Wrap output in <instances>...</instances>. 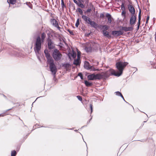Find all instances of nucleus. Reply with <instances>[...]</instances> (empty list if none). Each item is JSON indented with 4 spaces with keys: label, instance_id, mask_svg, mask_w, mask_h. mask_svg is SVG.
Returning <instances> with one entry per match:
<instances>
[{
    "label": "nucleus",
    "instance_id": "1",
    "mask_svg": "<svg viewBox=\"0 0 156 156\" xmlns=\"http://www.w3.org/2000/svg\"><path fill=\"white\" fill-rule=\"evenodd\" d=\"M128 63L126 62L119 61L116 63V67L118 71L115 72L113 69H110L104 73V77H107L111 75H114L116 76H119L122 73L124 68L128 65Z\"/></svg>",
    "mask_w": 156,
    "mask_h": 156
},
{
    "label": "nucleus",
    "instance_id": "2",
    "mask_svg": "<svg viewBox=\"0 0 156 156\" xmlns=\"http://www.w3.org/2000/svg\"><path fill=\"white\" fill-rule=\"evenodd\" d=\"M41 42L40 37H38L36 39L35 44L34 50L39 60H40V59L38 56V54H39V51L41 49Z\"/></svg>",
    "mask_w": 156,
    "mask_h": 156
},
{
    "label": "nucleus",
    "instance_id": "3",
    "mask_svg": "<svg viewBox=\"0 0 156 156\" xmlns=\"http://www.w3.org/2000/svg\"><path fill=\"white\" fill-rule=\"evenodd\" d=\"M82 18L85 22V23L89 24L91 27L94 28L97 27L98 24L94 21H92L87 16L83 15L82 16Z\"/></svg>",
    "mask_w": 156,
    "mask_h": 156
},
{
    "label": "nucleus",
    "instance_id": "4",
    "mask_svg": "<svg viewBox=\"0 0 156 156\" xmlns=\"http://www.w3.org/2000/svg\"><path fill=\"white\" fill-rule=\"evenodd\" d=\"M50 65V68L52 74L54 76V79H55V74L57 72V68L54 63L53 59L47 61Z\"/></svg>",
    "mask_w": 156,
    "mask_h": 156
},
{
    "label": "nucleus",
    "instance_id": "5",
    "mask_svg": "<svg viewBox=\"0 0 156 156\" xmlns=\"http://www.w3.org/2000/svg\"><path fill=\"white\" fill-rule=\"evenodd\" d=\"M52 55L54 59L56 61L60 60L62 57V55L57 49L54 50Z\"/></svg>",
    "mask_w": 156,
    "mask_h": 156
},
{
    "label": "nucleus",
    "instance_id": "6",
    "mask_svg": "<svg viewBox=\"0 0 156 156\" xmlns=\"http://www.w3.org/2000/svg\"><path fill=\"white\" fill-rule=\"evenodd\" d=\"M84 67L86 69L90 71H95L98 70V69H95L93 66H91L89 62H84Z\"/></svg>",
    "mask_w": 156,
    "mask_h": 156
},
{
    "label": "nucleus",
    "instance_id": "7",
    "mask_svg": "<svg viewBox=\"0 0 156 156\" xmlns=\"http://www.w3.org/2000/svg\"><path fill=\"white\" fill-rule=\"evenodd\" d=\"M93 44L91 43H87L85 47V49L87 52H90L92 50L93 47L92 45Z\"/></svg>",
    "mask_w": 156,
    "mask_h": 156
},
{
    "label": "nucleus",
    "instance_id": "8",
    "mask_svg": "<svg viewBox=\"0 0 156 156\" xmlns=\"http://www.w3.org/2000/svg\"><path fill=\"white\" fill-rule=\"evenodd\" d=\"M48 48L50 49H51L54 48V45L50 38L48 39Z\"/></svg>",
    "mask_w": 156,
    "mask_h": 156
},
{
    "label": "nucleus",
    "instance_id": "9",
    "mask_svg": "<svg viewBox=\"0 0 156 156\" xmlns=\"http://www.w3.org/2000/svg\"><path fill=\"white\" fill-rule=\"evenodd\" d=\"M136 17L135 14L132 15L130 21V24L131 25L134 24L136 20Z\"/></svg>",
    "mask_w": 156,
    "mask_h": 156
},
{
    "label": "nucleus",
    "instance_id": "10",
    "mask_svg": "<svg viewBox=\"0 0 156 156\" xmlns=\"http://www.w3.org/2000/svg\"><path fill=\"white\" fill-rule=\"evenodd\" d=\"M44 53L45 54V56L47 59V61L53 59L50 56V54L48 53V50H45L44 51Z\"/></svg>",
    "mask_w": 156,
    "mask_h": 156
},
{
    "label": "nucleus",
    "instance_id": "11",
    "mask_svg": "<svg viewBox=\"0 0 156 156\" xmlns=\"http://www.w3.org/2000/svg\"><path fill=\"white\" fill-rule=\"evenodd\" d=\"M122 33L120 30H114L112 32V34L113 35H117L119 36L122 35Z\"/></svg>",
    "mask_w": 156,
    "mask_h": 156
},
{
    "label": "nucleus",
    "instance_id": "12",
    "mask_svg": "<svg viewBox=\"0 0 156 156\" xmlns=\"http://www.w3.org/2000/svg\"><path fill=\"white\" fill-rule=\"evenodd\" d=\"M104 77V73H102L101 74H95V80H100Z\"/></svg>",
    "mask_w": 156,
    "mask_h": 156
},
{
    "label": "nucleus",
    "instance_id": "13",
    "mask_svg": "<svg viewBox=\"0 0 156 156\" xmlns=\"http://www.w3.org/2000/svg\"><path fill=\"white\" fill-rule=\"evenodd\" d=\"M129 10L132 15L135 14V10L133 7L131 5H128Z\"/></svg>",
    "mask_w": 156,
    "mask_h": 156
},
{
    "label": "nucleus",
    "instance_id": "14",
    "mask_svg": "<svg viewBox=\"0 0 156 156\" xmlns=\"http://www.w3.org/2000/svg\"><path fill=\"white\" fill-rule=\"evenodd\" d=\"M74 64L76 65H78L80 64V57L79 55H78L77 56V59L74 60L73 63Z\"/></svg>",
    "mask_w": 156,
    "mask_h": 156
},
{
    "label": "nucleus",
    "instance_id": "15",
    "mask_svg": "<svg viewBox=\"0 0 156 156\" xmlns=\"http://www.w3.org/2000/svg\"><path fill=\"white\" fill-rule=\"evenodd\" d=\"M51 24L55 27L58 26V24L57 21L55 19H52L51 20Z\"/></svg>",
    "mask_w": 156,
    "mask_h": 156
},
{
    "label": "nucleus",
    "instance_id": "16",
    "mask_svg": "<svg viewBox=\"0 0 156 156\" xmlns=\"http://www.w3.org/2000/svg\"><path fill=\"white\" fill-rule=\"evenodd\" d=\"M122 29L125 31H127L132 30L133 28L131 27H122Z\"/></svg>",
    "mask_w": 156,
    "mask_h": 156
},
{
    "label": "nucleus",
    "instance_id": "17",
    "mask_svg": "<svg viewBox=\"0 0 156 156\" xmlns=\"http://www.w3.org/2000/svg\"><path fill=\"white\" fill-rule=\"evenodd\" d=\"M87 78L88 80H95V74L94 73L92 74L91 75H89L87 76Z\"/></svg>",
    "mask_w": 156,
    "mask_h": 156
},
{
    "label": "nucleus",
    "instance_id": "18",
    "mask_svg": "<svg viewBox=\"0 0 156 156\" xmlns=\"http://www.w3.org/2000/svg\"><path fill=\"white\" fill-rule=\"evenodd\" d=\"M103 34L104 36L108 37H110V36L109 35L108 32L105 30H103L102 31Z\"/></svg>",
    "mask_w": 156,
    "mask_h": 156
},
{
    "label": "nucleus",
    "instance_id": "19",
    "mask_svg": "<svg viewBox=\"0 0 156 156\" xmlns=\"http://www.w3.org/2000/svg\"><path fill=\"white\" fill-rule=\"evenodd\" d=\"M106 17L108 18V22L109 23H111L112 22V17L111 15L108 13L106 14Z\"/></svg>",
    "mask_w": 156,
    "mask_h": 156
},
{
    "label": "nucleus",
    "instance_id": "20",
    "mask_svg": "<svg viewBox=\"0 0 156 156\" xmlns=\"http://www.w3.org/2000/svg\"><path fill=\"white\" fill-rule=\"evenodd\" d=\"M115 94L117 95V96H121L122 98L123 99V100L125 101L126 102V101H125L122 95V94H121V93L119 92V91H117V92H115Z\"/></svg>",
    "mask_w": 156,
    "mask_h": 156
},
{
    "label": "nucleus",
    "instance_id": "21",
    "mask_svg": "<svg viewBox=\"0 0 156 156\" xmlns=\"http://www.w3.org/2000/svg\"><path fill=\"white\" fill-rule=\"evenodd\" d=\"M16 0H8L7 2L10 4H14Z\"/></svg>",
    "mask_w": 156,
    "mask_h": 156
},
{
    "label": "nucleus",
    "instance_id": "22",
    "mask_svg": "<svg viewBox=\"0 0 156 156\" xmlns=\"http://www.w3.org/2000/svg\"><path fill=\"white\" fill-rule=\"evenodd\" d=\"M46 37L45 34L44 33H43L41 34V41L42 42H43L44 41V39Z\"/></svg>",
    "mask_w": 156,
    "mask_h": 156
},
{
    "label": "nucleus",
    "instance_id": "23",
    "mask_svg": "<svg viewBox=\"0 0 156 156\" xmlns=\"http://www.w3.org/2000/svg\"><path fill=\"white\" fill-rule=\"evenodd\" d=\"M84 83L85 85L87 87L90 86L92 84V83H90L87 80L85 81Z\"/></svg>",
    "mask_w": 156,
    "mask_h": 156
},
{
    "label": "nucleus",
    "instance_id": "24",
    "mask_svg": "<svg viewBox=\"0 0 156 156\" xmlns=\"http://www.w3.org/2000/svg\"><path fill=\"white\" fill-rule=\"evenodd\" d=\"M64 66L67 69H69V68L70 66V65L69 64L66 63L64 65Z\"/></svg>",
    "mask_w": 156,
    "mask_h": 156
},
{
    "label": "nucleus",
    "instance_id": "25",
    "mask_svg": "<svg viewBox=\"0 0 156 156\" xmlns=\"http://www.w3.org/2000/svg\"><path fill=\"white\" fill-rule=\"evenodd\" d=\"M121 9L122 11H124L125 10V3L124 2L122 3Z\"/></svg>",
    "mask_w": 156,
    "mask_h": 156
},
{
    "label": "nucleus",
    "instance_id": "26",
    "mask_svg": "<svg viewBox=\"0 0 156 156\" xmlns=\"http://www.w3.org/2000/svg\"><path fill=\"white\" fill-rule=\"evenodd\" d=\"M16 154V152L15 151H11V156H15Z\"/></svg>",
    "mask_w": 156,
    "mask_h": 156
},
{
    "label": "nucleus",
    "instance_id": "27",
    "mask_svg": "<svg viewBox=\"0 0 156 156\" xmlns=\"http://www.w3.org/2000/svg\"><path fill=\"white\" fill-rule=\"evenodd\" d=\"M102 27L104 28V30H108L109 27V26L106 25L103 26Z\"/></svg>",
    "mask_w": 156,
    "mask_h": 156
},
{
    "label": "nucleus",
    "instance_id": "28",
    "mask_svg": "<svg viewBox=\"0 0 156 156\" xmlns=\"http://www.w3.org/2000/svg\"><path fill=\"white\" fill-rule=\"evenodd\" d=\"M55 36L57 37H58V38L59 39H61L62 38L60 34H59L57 33H56L55 34Z\"/></svg>",
    "mask_w": 156,
    "mask_h": 156
},
{
    "label": "nucleus",
    "instance_id": "29",
    "mask_svg": "<svg viewBox=\"0 0 156 156\" xmlns=\"http://www.w3.org/2000/svg\"><path fill=\"white\" fill-rule=\"evenodd\" d=\"M78 5L81 8L84 7L83 5L80 2H79V3L78 4Z\"/></svg>",
    "mask_w": 156,
    "mask_h": 156
},
{
    "label": "nucleus",
    "instance_id": "30",
    "mask_svg": "<svg viewBox=\"0 0 156 156\" xmlns=\"http://www.w3.org/2000/svg\"><path fill=\"white\" fill-rule=\"evenodd\" d=\"M78 11L80 12V14L82 15L83 14V12L80 8H78Z\"/></svg>",
    "mask_w": 156,
    "mask_h": 156
},
{
    "label": "nucleus",
    "instance_id": "31",
    "mask_svg": "<svg viewBox=\"0 0 156 156\" xmlns=\"http://www.w3.org/2000/svg\"><path fill=\"white\" fill-rule=\"evenodd\" d=\"M79 24V19H78L76 21V23L75 24V26L76 27H78Z\"/></svg>",
    "mask_w": 156,
    "mask_h": 156
},
{
    "label": "nucleus",
    "instance_id": "32",
    "mask_svg": "<svg viewBox=\"0 0 156 156\" xmlns=\"http://www.w3.org/2000/svg\"><path fill=\"white\" fill-rule=\"evenodd\" d=\"M55 27H57L60 31L61 32L62 31V29L59 27L58 24V26H56Z\"/></svg>",
    "mask_w": 156,
    "mask_h": 156
},
{
    "label": "nucleus",
    "instance_id": "33",
    "mask_svg": "<svg viewBox=\"0 0 156 156\" xmlns=\"http://www.w3.org/2000/svg\"><path fill=\"white\" fill-rule=\"evenodd\" d=\"M78 76H80L81 78V79L82 80L83 79V76L82 75V74L81 73H79L78 74Z\"/></svg>",
    "mask_w": 156,
    "mask_h": 156
},
{
    "label": "nucleus",
    "instance_id": "34",
    "mask_svg": "<svg viewBox=\"0 0 156 156\" xmlns=\"http://www.w3.org/2000/svg\"><path fill=\"white\" fill-rule=\"evenodd\" d=\"M77 98L80 101H82V99L81 96H77Z\"/></svg>",
    "mask_w": 156,
    "mask_h": 156
},
{
    "label": "nucleus",
    "instance_id": "35",
    "mask_svg": "<svg viewBox=\"0 0 156 156\" xmlns=\"http://www.w3.org/2000/svg\"><path fill=\"white\" fill-rule=\"evenodd\" d=\"M141 10H140L139 12V16H138V19L141 20Z\"/></svg>",
    "mask_w": 156,
    "mask_h": 156
},
{
    "label": "nucleus",
    "instance_id": "36",
    "mask_svg": "<svg viewBox=\"0 0 156 156\" xmlns=\"http://www.w3.org/2000/svg\"><path fill=\"white\" fill-rule=\"evenodd\" d=\"M61 5H62V7H63L64 6V2L63 0H61Z\"/></svg>",
    "mask_w": 156,
    "mask_h": 156
},
{
    "label": "nucleus",
    "instance_id": "37",
    "mask_svg": "<svg viewBox=\"0 0 156 156\" xmlns=\"http://www.w3.org/2000/svg\"><path fill=\"white\" fill-rule=\"evenodd\" d=\"M90 108L91 110V113L92 112V111H93V107H92V105L91 104H90Z\"/></svg>",
    "mask_w": 156,
    "mask_h": 156
},
{
    "label": "nucleus",
    "instance_id": "38",
    "mask_svg": "<svg viewBox=\"0 0 156 156\" xmlns=\"http://www.w3.org/2000/svg\"><path fill=\"white\" fill-rule=\"evenodd\" d=\"M140 20L138 19V27H137L138 29L140 25Z\"/></svg>",
    "mask_w": 156,
    "mask_h": 156
},
{
    "label": "nucleus",
    "instance_id": "39",
    "mask_svg": "<svg viewBox=\"0 0 156 156\" xmlns=\"http://www.w3.org/2000/svg\"><path fill=\"white\" fill-rule=\"evenodd\" d=\"M68 31L69 32V33L71 34H72V35H73V32L72 31L70 30H68Z\"/></svg>",
    "mask_w": 156,
    "mask_h": 156
},
{
    "label": "nucleus",
    "instance_id": "40",
    "mask_svg": "<svg viewBox=\"0 0 156 156\" xmlns=\"http://www.w3.org/2000/svg\"><path fill=\"white\" fill-rule=\"evenodd\" d=\"M126 13L124 11H122V15H125Z\"/></svg>",
    "mask_w": 156,
    "mask_h": 156
},
{
    "label": "nucleus",
    "instance_id": "41",
    "mask_svg": "<svg viewBox=\"0 0 156 156\" xmlns=\"http://www.w3.org/2000/svg\"><path fill=\"white\" fill-rule=\"evenodd\" d=\"M74 2L76 4L77 3V2L76 0H73Z\"/></svg>",
    "mask_w": 156,
    "mask_h": 156
},
{
    "label": "nucleus",
    "instance_id": "42",
    "mask_svg": "<svg viewBox=\"0 0 156 156\" xmlns=\"http://www.w3.org/2000/svg\"><path fill=\"white\" fill-rule=\"evenodd\" d=\"M149 16H148L147 17V21L146 23H147V21L149 20Z\"/></svg>",
    "mask_w": 156,
    "mask_h": 156
},
{
    "label": "nucleus",
    "instance_id": "43",
    "mask_svg": "<svg viewBox=\"0 0 156 156\" xmlns=\"http://www.w3.org/2000/svg\"><path fill=\"white\" fill-rule=\"evenodd\" d=\"M5 115L3 114H0V116H3Z\"/></svg>",
    "mask_w": 156,
    "mask_h": 156
},
{
    "label": "nucleus",
    "instance_id": "44",
    "mask_svg": "<svg viewBox=\"0 0 156 156\" xmlns=\"http://www.w3.org/2000/svg\"><path fill=\"white\" fill-rule=\"evenodd\" d=\"M79 55V57H80V54L79 53V52H78L77 55Z\"/></svg>",
    "mask_w": 156,
    "mask_h": 156
},
{
    "label": "nucleus",
    "instance_id": "45",
    "mask_svg": "<svg viewBox=\"0 0 156 156\" xmlns=\"http://www.w3.org/2000/svg\"><path fill=\"white\" fill-rule=\"evenodd\" d=\"M72 56L73 58H74L75 57V56L74 55H73Z\"/></svg>",
    "mask_w": 156,
    "mask_h": 156
},
{
    "label": "nucleus",
    "instance_id": "46",
    "mask_svg": "<svg viewBox=\"0 0 156 156\" xmlns=\"http://www.w3.org/2000/svg\"><path fill=\"white\" fill-rule=\"evenodd\" d=\"M75 131H77V130H75Z\"/></svg>",
    "mask_w": 156,
    "mask_h": 156
}]
</instances>
